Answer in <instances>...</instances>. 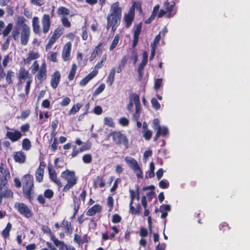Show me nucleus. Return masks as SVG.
<instances>
[{"label":"nucleus","mask_w":250,"mask_h":250,"mask_svg":"<svg viewBox=\"0 0 250 250\" xmlns=\"http://www.w3.org/2000/svg\"><path fill=\"white\" fill-rule=\"evenodd\" d=\"M148 234V231L147 230L144 228H142L140 229V235L141 236L142 238H144L146 237Z\"/></svg>","instance_id":"0e129e2a"},{"label":"nucleus","mask_w":250,"mask_h":250,"mask_svg":"<svg viewBox=\"0 0 250 250\" xmlns=\"http://www.w3.org/2000/svg\"><path fill=\"white\" fill-rule=\"evenodd\" d=\"M152 151L151 150H148L146 151L144 153V160L146 163L147 161V159L148 157H150L152 155Z\"/></svg>","instance_id":"052dcab7"},{"label":"nucleus","mask_w":250,"mask_h":250,"mask_svg":"<svg viewBox=\"0 0 250 250\" xmlns=\"http://www.w3.org/2000/svg\"><path fill=\"white\" fill-rule=\"evenodd\" d=\"M61 177L63 180L67 182L63 188V191H64L69 190L77 183L78 178L74 171L66 169L61 173Z\"/></svg>","instance_id":"20e7f679"},{"label":"nucleus","mask_w":250,"mask_h":250,"mask_svg":"<svg viewBox=\"0 0 250 250\" xmlns=\"http://www.w3.org/2000/svg\"><path fill=\"white\" fill-rule=\"evenodd\" d=\"M130 196L131 198L130 202H133L135 199L138 201L139 200V196L138 191H135L132 189L129 190Z\"/></svg>","instance_id":"e433bc0d"},{"label":"nucleus","mask_w":250,"mask_h":250,"mask_svg":"<svg viewBox=\"0 0 250 250\" xmlns=\"http://www.w3.org/2000/svg\"><path fill=\"white\" fill-rule=\"evenodd\" d=\"M113 204H114V200L112 197L109 196L108 197L107 199V205L108 207L109 208V211H111L113 207Z\"/></svg>","instance_id":"a18cd8bd"},{"label":"nucleus","mask_w":250,"mask_h":250,"mask_svg":"<svg viewBox=\"0 0 250 250\" xmlns=\"http://www.w3.org/2000/svg\"><path fill=\"white\" fill-rule=\"evenodd\" d=\"M152 126L156 131L161 127L160 125V121L158 119H155L153 121Z\"/></svg>","instance_id":"603ef678"},{"label":"nucleus","mask_w":250,"mask_h":250,"mask_svg":"<svg viewBox=\"0 0 250 250\" xmlns=\"http://www.w3.org/2000/svg\"><path fill=\"white\" fill-rule=\"evenodd\" d=\"M140 107V98L138 95L133 94L129 96V103L127 106L128 111L132 112L134 108L135 109Z\"/></svg>","instance_id":"9b49d317"},{"label":"nucleus","mask_w":250,"mask_h":250,"mask_svg":"<svg viewBox=\"0 0 250 250\" xmlns=\"http://www.w3.org/2000/svg\"><path fill=\"white\" fill-rule=\"evenodd\" d=\"M14 207L21 215L27 218H29L33 215L31 208L25 204L17 202L15 204Z\"/></svg>","instance_id":"1a4fd4ad"},{"label":"nucleus","mask_w":250,"mask_h":250,"mask_svg":"<svg viewBox=\"0 0 250 250\" xmlns=\"http://www.w3.org/2000/svg\"><path fill=\"white\" fill-rule=\"evenodd\" d=\"M119 123L123 126H127L128 125L129 121L125 118H121L119 120Z\"/></svg>","instance_id":"774afa93"},{"label":"nucleus","mask_w":250,"mask_h":250,"mask_svg":"<svg viewBox=\"0 0 250 250\" xmlns=\"http://www.w3.org/2000/svg\"><path fill=\"white\" fill-rule=\"evenodd\" d=\"M141 109L140 107L136 109H135V112L133 114L132 116V119L134 121H138L140 118V116Z\"/></svg>","instance_id":"864d4df0"},{"label":"nucleus","mask_w":250,"mask_h":250,"mask_svg":"<svg viewBox=\"0 0 250 250\" xmlns=\"http://www.w3.org/2000/svg\"><path fill=\"white\" fill-rule=\"evenodd\" d=\"M151 103L152 105V107L155 110H158L160 108L161 105L157 101V100L155 98H153L151 99Z\"/></svg>","instance_id":"c03bdc74"},{"label":"nucleus","mask_w":250,"mask_h":250,"mask_svg":"<svg viewBox=\"0 0 250 250\" xmlns=\"http://www.w3.org/2000/svg\"><path fill=\"white\" fill-rule=\"evenodd\" d=\"M61 79V74L58 71H55L52 75L50 84L52 87L55 89L58 85Z\"/></svg>","instance_id":"f3484780"},{"label":"nucleus","mask_w":250,"mask_h":250,"mask_svg":"<svg viewBox=\"0 0 250 250\" xmlns=\"http://www.w3.org/2000/svg\"><path fill=\"white\" fill-rule=\"evenodd\" d=\"M116 70L115 68H113L110 71L108 78L106 80L107 83L111 85L114 81V77L115 75Z\"/></svg>","instance_id":"a878e982"},{"label":"nucleus","mask_w":250,"mask_h":250,"mask_svg":"<svg viewBox=\"0 0 250 250\" xmlns=\"http://www.w3.org/2000/svg\"><path fill=\"white\" fill-rule=\"evenodd\" d=\"M170 210V206L163 205L160 207V211L162 212L161 218H165L167 216V212Z\"/></svg>","instance_id":"bb28decb"},{"label":"nucleus","mask_w":250,"mask_h":250,"mask_svg":"<svg viewBox=\"0 0 250 250\" xmlns=\"http://www.w3.org/2000/svg\"><path fill=\"white\" fill-rule=\"evenodd\" d=\"M134 9H130L127 14L124 16V21L126 27H129L132 24L134 17Z\"/></svg>","instance_id":"a211bd4d"},{"label":"nucleus","mask_w":250,"mask_h":250,"mask_svg":"<svg viewBox=\"0 0 250 250\" xmlns=\"http://www.w3.org/2000/svg\"><path fill=\"white\" fill-rule=\"evenodd\" d=\"M13 195V192L10 190H7L2 188V197H11Z\"/></svg>","instance_id":"49530a36"},{"label":"nucleus","mask_w":250,"mask_h":250,"mask_svg":"<svg viewBox=\"0 0 250 250\" xmlns=\"http://www.w3.org/2000/svg\"><path fill=\"white\" fill-rule=\"evenodd\" d=\"M29 127H30V125L28 124H24V125H22L21 126V132H23V133L27 132L29 129Z\"/></svg>","instance_id":"e2e57ef3"},{"label":"nucleus","mask_w":250,"mask_h":250,"mask_svg":"<svg viewBox=\"0 0 250 250\" xmlns=\"http://www.w3.org/2000/svg\"><path fill=\"white\" fill-rule=\"evenodd\" d=\"M97 75V71L96 70H93L91 73L86 76L83 79L80 84L82 86L85 85L93 78Z\"/></svg>","instance_id":"4be33fe9"},{"label":"nucleus","mask_w":250,"mask_h":250,"mask_svg":"<svg viewBox=\"0 0 250 250\" xmlns=\"http://www.w3.org/2000/svg\"><path fill=\"white\" fill-rule=\"evenodd\" d=\"M87 25L86 22H84V25L82 28V37L83 40L85 41L88 39V34L87 33Z\"/></svg>","instance_id":"f704fd0d"},{"label":"nucleus","mask_w":250,"mask_h":250,"mask_svg":"<svg viewBox=\"0 0 250 250\" xmlns=\"http://www.w3.org/2000/svg\"><path fill=\"white\" fill-rule=\"evenodd\" d=\"M154 169L155 166L153 162H151L149 164V169L146 173V178H151L154 177Z\"/></svg>","instance_id":"393cba45"},{"label":"nucleus","mask_w":250,"mask_h":250,"mask_svg":"<svg viewBox=\"0 0 250 250\" xmlns=\"http://www.w3.org/2000/svg\"><path fill=\"white\" fill-rule=\"evenodd\" d=\"M18 79H26L25 91L26 95H28L30 91V87L33 82V78L29 71L24 67L20 68L18 75Z\"/></svg>","instance_id":"39448f33"},{"label":"nucleus","mask_w":250,"mask_h":250,"mask_svg":"<svg viewBox=\"0 0 250 250\" xmlns=\"http://www.w3.org/2000/svg\"><path fill=\"white\" fill-rule=\"evenodd\" d=\"M157 131H160L161 135L165 136L167 134L168 132L167 128L166 126H162L159 128Z\"/></svg>","instance_id":"4d7b16f0"},{"label":"nucleus","mask_w":250,"mask_h":250,"mask_svg":"<svg viewBox=\"0 0 250 250\" xmlns=\"http://www.w3.org/2000/svg\"><path fill=\"white\" fill-rule=\"evenodd\" d=\"M142 29V23H140L135 28L134 31L133 38H138Z\"/></svg>","instance_id":"79ce46f5"},{"label":"nucleus","mask_w":250,"mask_h":250,"mask_svg":"<svg viewBox=\"0 0 250 250\" xmlns=\"http://www.w3.org/2000/svg\"><path fill=\"white\" fill-rule=\"evenodd\" d=\"M7 130L6 133V136L11 142H16L21 139L22 136V133L14 128H10L8 126L5 127Z\"/></svg>","instance_id":"9d476101"},{"label":"nucleus","mask_w":250,"mask_h":250,"mask_svg":"<svg viewBox=\"0 0 250 250\" xmlns=\"http://www.w3.org/2000/svg\"><path fill=\"white\" fill-rule=\"evenodd\" d=\"M13 158L16 162L23 164L26 160V154L22 151H16L13 153Z\"/></svg>","instance_id":"dca6fc26"},{"label":"nucleus","mask_w":250,"mask_h":250,"mask_svg":"<svg viewBox=\"0 0 250 250\" xmlns=\"http://www.w3.org/2000/svg\"><path fill=\"white\" fill-rule=\"evenodd\" d=\"M22 148L25 150H29L31 147L30 141L27 139H24L22 142Z\"/></svg>","instance_id":"72a5a7b5"},{"label":"nucleus","mask_w":250,"mask_h":250,"mask_svg":"<svg viewBox=\"0 0 250 250\" xmlns=\"http://www.w3.org/2000/svg\"><path fill=\"white\" fill-rule=\"evenodd\" d=\"M72 44L70 42H67L63 47L62 57L64 61H67L70 58V51Z\"/></svg>","instance_id":"2eb2a0df"},{"label":"nucleus","mask_w":250,"mask_h":250,"mask_svg":"<svg viewBox=\"0 0 250 250\" xmlns=\"http://www.w3.org/2000/svg\"><path fill=\"white\" fill-rule=\"evenodd\" d=\"M12 28H13L12 24L11 23H9L7 25V26L6 27V28L3 30H2V34L4 36H6L10 33L11 30L12 29Z\"/></svg>","instance_id":"37998d69"},{"label":"nucleus","mask_w":250,"mask_h":250,"mask_svg":"<svg viewBox=\"0 0 250 250\" xmlns=\"http://www.w3.org/2000/svg\"><path fill=\"white\" fill-rule=\"evenodd\" d=\"M70 226V223L68 221L65 220H63L61 225V227L65 229L68 231L69 230Z\"/></svg>","instance_id":"5fc2aeb1"},{"label":"nucleus","mask_w":250,"mask_h":250,"mask_svg":"<svg viewBox=\"0 0 250 250\" xmlns=\"http://www.w3.org/2000/svg\"><path fill=\"white\" fill-rule=\"evenodd\" d=\"M83 161L85 164H89L92 161V156L89 154H85L83 157Z\"/></svg>","instance_id":"8fccbe9b"},{"label":"nucleus","mask_w":250,"mask_h":250,"mask_svg":"<svg viewBox=\"0 0 250 250\" xmlns=\"http://www.w3.org/2000/svg\"><path fill=\"white\" fill-rule=\"evenodd\" d=\"M40 57L39 54L34 51H30L27 55L25 60V63L29 64L32 61L35 60L30 67V70L32 74L37 73L36 78L37 80L42 83L45 80L47 76V65L46 62L43 61L41 65L38 61L36 60Z\"/></svg>","instance_id":"f257e3e1"},{"label":"nucleus","mask_w":250,"mask_h":250,"mask_svg":"<svg viewBox=\"0 0 250 250\" xmlns=\"http://www.w3.org/2000/svg\"><path fill=\"white\" fill-rule=\"evenodd\" d=\"M163 9L166 10L167 13L169 12L170 13L172 10V5L170 4L167 1H166L164 3Z\"/></svg>","instance_id":"3c124183"},{"label":"nucleus","mask_w":250,"mask_h":250,"mask_svg":"<svg viewBox=\"0 0 250 250\" xmlns=\"http://www.w3.org/2000/svg\"><path fill=\"white\" fill-rule=\"evenodd\" d=\"M160 8V5L159 4L156 5L153 9L152 13L150 17L146 20L145 23L148 24L151 22L156 18L158 11Z\"/></svg>","instance_id":"b1692460"},{"label":"nucleus","mask_w":250,"mask_h":250,"mask_svg":"<svg viewBox=\"0 0 250 250\" xmlns=\"http://www.w3.org/2000/svg\"><path fill=\"white\" fill-rule=\"evenodd\" d=\"M44 196L47 198H51L53 195V192L50 189H47L44 191Z\"/></svg>","instance_id":"338daca9"},{"label":"nucleus","mask_w":250,"mask_h":250,"mask_svg":"<svg viewBox=\"0 0 250 250\" xmlns=\"http://www.w3.org/2000/svg\"><path fill=\"white\" fill-rule=\"evenodd\" d=\"M1 182L0 186H5L10 178L9 171L7 167L3 164L0 165Z\"/></svg>","instance_id":"f8f14e48"},{"label":"nucleus","mask_w":250,"mask_h":250,"mask_svg":"<svg viewBox=\"0 0 250 250\" xmlns=\"http://www.w3.org/2000/svg\"><path fill=\"white\" fill-rule=\"evenodd\" d=\"M162 84V79H157L155 80L154 88L155 90H158L161 87Z\"/></svg>","instance_id":"6e6d98bb"},{"label":"nucleus","mask_w":250,"mask_h":250,"mask_svg":"<svg viewBox=\"0 0 250 250\" xmlns=\"http://www.w3.org/2000/svg\"><path fill=\"white\" fill-rule=\"evenodd\" d=\"M45 164L44 162H41L40 166L36 172V179L39 182H41L43 179L44 169Z\"/></svg>","instance_id":"6ab92c4d"},{"label":"nucleus","mask_w":250,"mask_h":250,"mask_svg":"<svg viewBox=\"0 0 250 250\" xmlns=\"http://www.w3.org/2000/svg\"><path fill=\"white\" fill-rule=\"evenodd\" d=\"M11 228V224L10 223H8L5 228L3 230L1 233V235L4 239H6L9 237V232Z\"/></svg>","instance_id":"c85d7f7f"},{"label":"nucleus","mask_w":250,"mask_h":250,"mask_svg":"<svg viewBox=\"0 0 250 250\" xmlns=\"http://www.w3.org/2000/svg\"><path fill=\"white\" fill-rule=\"evenodd\" d=\"M104 124L108 127H114L115 123L112 118L109 117H105L104 119Z\"/></svg>","instance_id":"2f4dec72"},{"label":"nucleus","mask_w":250,"mask_h":250,"mask_svg":"<svg viewBox=\"0 0 250 250\" xmlns=\"http://www.w3.org/2000/svg\"><path fill=\"white\" fill-rule=\"evenodd\" d=\"M127 61V58L126 57L124 56V57H123V58L121 59V60L120 61V63L119 64V65L118 66L117 69V73H119L122 72L124 67L125 66V64Z\"/></svg>","instance_id":"c756f323"},{"label":"nucleus","mask_w":250,"mask_h":250,"mask_svg":"<svg viewBox=\"0 0 250 250\" xmlns=\"http://www.w3.org/2000/svg\"><path fill=\"white\" fill-rule=\"evenodd\" d=\"M22 182L24 194L26 196H30L33 188V177L29 174L25 175L23 177Z\"/></svg>","instance_id":"0eeeda50"},{"label":"nucleus","mask_w":250,"mask_h":250,"mask_svg":"<svg viewBox=\"0 0 250 250\" xmlns=\"http://www.w3.org/2000/svg\"><path fill=\"white\" fill-rule=\"evenodd\" d=\"M119 39H120L119 35L117 34L115 36V37L111 43V44L110 46L109 50L110 51L113 50L116 47L117 45L118 44V43L119 42Z\"/></svg>","instance_id":"c9c22d12"},{"label":"nucleus","mask_w":250,"mask_h":250,"mask_svg":"<svg viewBox=\"0 0 250 250\" xmlns=\"http://www.w3.org/2000/svg\"><path fill=\"white\" fill-rule=\"evenodd\" d=\"M82 106V104L79 103L74 105L71 109L69 111L68 114L69 115L75 114L77 112L79 111Z\"/></svg>","instance_id":"7c9ffc66"},{"label":"nucleus","mask_w":250,"mask_h":250,"mask_svg":"<svg viewBox=\"0 0 250 250\" xmlns=\"http://www.w3.org/2000/svg\"><path fill=\"white\" fill-rule=\"evenodd\" d=\"M142 133L146 140H149L152 137V132L149 129L145 130H142Z\"/></svg>","instance_id":"a19ab883"},{"label":"nucleus","mask_w":250,"mask_h":250,"mask_svg":"<svg viewBox=\"0 0 250 250\" xmlns=\"http://www.w3.org/2000/svg\"><path fill=\"white\" fill-rule=\"evenodd\" d=\"M109 135L112 137L113 142L117 145H123L125 147L128 146V140L126 136L120 131L111 133Z\"/></svg>","instance_id":"6e6552de"},{"label":"nucleus","mask_w":250,"mask_h":250,"mask_svg":"<svg viewBox=\"0 0 250 250\" xmlns=\"http://www.w3.org/2000/svg\"><path fill=\"white\" fill-rule=\"evenodd\" d=\"M125 161L128 167L133 169L138 178H143V171L137 161L135 159L126 156L125 158Z\"/></svg>","instance_id":"423d86ee"},{"label":"nucleus","mask_w":250,"mask_h":250,"mask_svg":"<svg viewBox=\"0 0 250 250\" xmlns=\"http://www.w3.org/2000/svg\"><path fill=\"white\" fill-rule=\"evenodd\" d=\"M55 245L59 247L60 249H63L64 246V244L63 242L59 241L57 239L54 238L52 239Z\"/></svg>","instance_id":"09e8293b"},{"label":"nucleus","mask_w":250,"mask_h":250,"mask_svg":"<svg viewBox=\"0 0 250 250\" xmlns=\"http://www.w3.org/2000/svg\"><path fill=\"white\" fill-rule=\"evenodd\" d=\"M70 103V99L68 97H65L63 99L62 101L60 103V105L62 106H66L68 105Z\"/></svg>","instance_id":"bf43d9fd"},{"label":"nucleus","mask_w":250,"mask_h":250,"mask_svg":"<svg viewBox=\"0 0 250 250\" xmlns=\"http://www.w3.org/2000/svg\"><path fill=\"white\" fill-rule=\"evenodd\" d=\"M99 183V186L101 188H103L105 186V183H104V181L103 180V179L98 177L94 181V187L95 188H97V187H98L97 183Z\"/></svg>","instance_id":"ea45409f"},{"label":"nucleus","mask_w":250,"mask_h":250,"mask_svg":"<svg viewBox=\"0 0 250 250\" xmlns=\"http://www.w3.org/2000/svg\"><path fill=\"white\" fill-rule=\"evenodd\" d=\"M122 15V8L120 2L116 1L111 4L106 18L107 29L111 28L112 31L114 32L120 23Z\"/></svg>","instance_id":"f03ea898"},{"label":"nucleus","mask_w":250,"mask_h":250,"mask_svg":"<svg viewBox=\"0 0 250 250\" xmlns=\"http://www.w3.org/2000/svg\"><path fill=\"white\" fill-rule=\"evenodd\" d=\"M62 22L63 26L66 27H69L71 26V23L67 18L62 17Z\"/></svg>","instance_id":"680f3d73"},{"label":"nucleus","mask_w":250,"mask_h":250,"mask_svg":"<svg viewBox=\"0 0 250 250\" xmlns=\"http://www.w3.org/2000/svg\"><path fill=\"white\" fill-rule=\"evenodd\" d=\"M57 12L60 15H68L70 11L68 9L62 6L59 8Z\"/></svg>","instance_id":"58836bf2"},{"label":"nucleus","mask_w":250,"mask_h":250,"mask_svg":"<svg viewBox=\"0 0 250 250\" xmlns=\"http://www.w3.org/2000/svg\"><path fill=\"white\" fill-rule=\"evenodd\" d=\"M16 22L18 27H23L24 25H28L26 24L27 20L23 17H17Z\"/></svg>","instance_id":"cd10ccee"},{"label":"nucleus","mask_w":250,"mask_h":250,"mask_svg":"<svg viewBox=\"0 0 250 250\" xmlns=\"http://www.w3.org/2000/svg\"><path fill=\"white\" fill-rule=\"evenodd\" d=\"M49 175L50 178L60 187L62 186L60 181L57 178L55 171L50 166H48Z\"/></svg>","instance_id":"aec40b11"},{"label":"nucleus","mask_w":250,"mask_h":250,"mask_svg":"<svg viewBox=\"0 0 250 250\" xmlns=\"http://www.w3.org/2000/svg\"><path fill=\"white\" fill-rule=\"evenodd\" d=\"M102 207L99 204H96L89 208L86 212V215L88 216H93L96 213H99L101 211Z\"/></svg>","instance_id":"412c9836"},{"label":"nucleus","mask_w":250,"mask_h":250,"mask_svg":"<svg viewBox=\"0 0 250 250\" xmlns=\"http://www.w3.org/2000/svg\"><path fill=\"white\" fill-rule=\"evenodd\" d=\"M105 88V84L102 83L100 84L98 87L95 90L94 93V95L97 96L102 93Z\"/></svg>","instance_id":"de8ad7c7"},{"label":"nucleus","mask_w":250,"mask_h":250,"mask_svg":"<svg viewBox=\"0 0 250 250\" xmlns=\"http://www.w3.org/2000/svg\"><path fill=\"white\" fill-rule=\"evenodd\" d=\"M147 53L146 51H144L143 54V60L138 69V73L140 80L141 79L144 75V69L147 63Z\"/></svg>","instance_id":"ddd939ff"},{"label":"nucleus","mask_w":250,"mask_h":250,"mask_svg":"<svg viewBox=\"0 0 250 250\" xmlns=\"http://www.w3.org/2000/svg\"><path fill=\"white\" fill-rule=\"evenodd\" d=\"M33 30L35 34H40L41 29L39 19L37 17H34L32 19Z\"/></svg>","instance_id":"5701e85b"},{"label":"nucleus","mask_w":250,"mask_h":250,"mask_svg":"<svg viewBox=\"0 0 250 250\" xmlns=\"http://www.w3.org/2000/svg\"><path fill=\"white\" fill-rule=\"evenodd\" d=\"M63 33V28L62 27L57 28L54 32L52 37L57 40Z\"/></svg>","instance_id":"4c0bfd02"},{"label":"nucleus","mask_w":250,"mask_h":250,"mask_svg":"<svg viewBox=\"0 0 250 250\" xmlns=\"http://www.w3.org/2000/svg\"><path fill=\"white\" fill-rule=\"evenodd\" d=\"M168 185V182L166 180H161L159 182V186L162 188H167Z\"/></svg>","instance_id":"69168bd1"},{"label":"nucleus","mask_w":250,"mask_h":250,"mask_svg":"<svg viewBox=\"0 0 250 250\" xmlns=\"http://www.w3.org/2000/svg\"><path fill=\"white\" fill-rule=\"evenodd\" d=\"M31 35V29L29 25H24L23 27H14L12 32V36L15 41L20 40L22 45H26L29 42Z\"/></svg>","instance_id":"7ed1b4c3"},{"label":"nucleus","mask_w":250,"mask_h":250,"mask_svg":"<svg viewBox=\"0 0 250 250\" xmlns=\"http://www.w3.org/2000/svg\"><path fill=\"white\" fill-rule=\"evenodd\" d=\"M77 69L76 65L74 63L72 65V68L70 70L68 78L69 81H72L74 79Z\"/></svg>","instance_id":"473e14b6"},{"label":"nucleus","mask_w":250,"mask_h":250,"mask_svg":"<svg viewBox=\"0 0 250 250\" xmlns=\"http://www.w3.org/2000/svg\"><path fill=\"white\" fill-rule=\"evenodd\" d=\"M14 72L11 71H8L6 77V81L9 83H12V77L14 76Z\"/></svg>","instance_id":"13d9d810"},{"label":"nucleus","mask_w":250,"mask_h":250,"mask_svg":"<svg viewBox=\"0 0 250 250\" xmlns=\"http://www.w3.org/2000/svg\"><path fill=\"white\" fill-rule=\"evenodd\" d=\"M42 32L45 34L47 33L50 27V18L49 15H43L42 19Z\"/></svg>","instance_id":"4468645a"}]
</instances>
